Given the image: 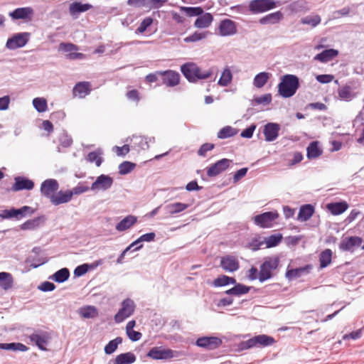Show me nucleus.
Returning a JSON list of instances; mask_svg holds the SVG:
<instances>
[{
    "label": "nucleus",
    "mask_w": 364,
    "mask_h": 364,
    "mask_svg": "<svg viewBox=\"0 0 364 364\" xmlns=\"http://www.w3.org/2000/svg\"><path fill=\"white\" fill-rule=\"evenodd\" d=\"M213 68L202 71L201 68L193 62H187L181 65L180 70L185 78L191 83L200 80H206L213 75Z\"/></svg>",
    "instance_id": "nucleus-1"
},
{
    "label": "nucleus",
    "mask_w": 364,
    "mask_h": 364,
    "mask_svg": "<svg viewBox=\"0 0 364 364\" xmlns=\"http://www.w3.org/2000/svg\"><path fill=\"white\" fill-rule=\"evenodd\" d=\"M300 87L299 77L293 74H285L277 85L278 94L283 98L293 97Z\"/></svg>",
    "instance_id": "nucleus-2"
},
{
    "label": "nucleus",
    "mask_w": 364,
    "mask_h": 364,
    "mask_svg": "<svg viewBox=\"0 0 364 364\" xmlns=\"http://www.w3.org/2000/svg\"><path fill=\"white\" fill-rule=\"evenodd\" d=\"M279 257L278 256L266 257L261 264L259 271V281L261 283L266 282L274 277L275 271L279 264Z\"/></svg>",
    "instance_id": "nucleus-3"
},
{
    "label": "nucleus",
    "mask_w": 364,
    "mask_h": 364,
    "mask_svg": "<svg viewBox=\"0 0 364 364\" xmlns=\"http://www.w3.org/2000/svg\"><path fill=\"white\" fill-rule=\"evenodd\" d=\"M136 309V304L134 301L130 299L127 298L121 302L120 308L117 313L114 315V321L117 323H122L126 318L132 316Z\"/></svg>",
    "instance_id": "nucleus-4"
},
{
    "label": "nucleus",
    "mask_w": 364,
    "mask_h": 364,
    "mask_svg": "<svg viewBox=\"0 0 364 364\" xmlns=\"http://www.w3.org/2000/svg\"><path fill=\"white\" fill-rule=\"evenodd\" d=\"M31 33L28 32H21L14 33L11 37L9 38L6 43V48L11 50L24 47L28 42Z\"/></svg>",
    "instance_id": "nucleus-5"
},
{
    "label": "nucleus",
    "mask_w": 364,
    "mask_h": 364,
    "mask_svg": "<svg viewBox=\"0 0 364 364\" xmlns=\"http://www.w3.org/2000/svg\"><path fill=\"white\" fill-rule=\"evenodd\" d=\"M277 7L274 0H252L249 4V11L252 14L264 13Z\"/></svg>",
    "instance_id": "nucleus-6"
},
{
    "label": "nucleus",
    "mask_w": 364,
    "mask_h": 364,
    "mask_svg": "<svg viewBox=\"0 0 364 364\" xmlns=\"http://www.w3.org/2000/svg\"><path fill=\"white\" fill-rule=\"evenodd\" d=\"M31 342L33 343L40 350H47L46 346L48 344L51 337L48 332L38 330L28 336Z\"/></svg>",
    "instance_id": "nucleus-7"
},
{
    "label": "nucleus",
    "mask_w": 364,
    "mask_h": 364,
    "mask_svg": "<svg viewBox=\"0 0 364 364\" xmlns=\"http://www.w3.org/2000/svg\"><path fill=\"white\" fill-rule=\"evenodd\" d=\"M279 217L277 211H267L255 215L253 218L254 223L262 228H270L272 222Z\"/></svg>",
    "instance_id": "nucleus-8"
},
{
    "label": "nucleus",
    "mask_w": 364,
    "mask_h": 364,
    "mask_svg": "<svg viewBox=\"0 0 364 364\" xmlns=\"http://www.w3.org/2000/svg\"><path fill=\"white\" fill-rule=\"evenodd\" d=\"M176 352L170 348L153 347L147 353L146 355L154 360H168L175 357Z\"/></svg>",
    "instance_id": "nucleus-9"
},
{
    "label": "nucleus",
    "mask_w": 364,
    "mask_h": 364,
    "mask_svg": "<svg viewBox=\"0 0 364 364\" xmlns=\"http://www.w3.org/2000/svg\"><path fill=\"white\" fill-rule=\"evenodd\" d=\"M223 343L221 338L216 336H202L196 341V345L206 350H215Z\"/></svg>",
    "instance_id": "nucleus-10"
},
{
    "label": "nucleus",
    "mask_w": 364,
    "mask_h": 364,
    "mask_svg": "<svg viewBox=\"0 0 364 364\" xmlns=\"http://www.w3.org/2000/svg\"><path fill=\"white\" fill-rule=\"evenodd\" d=\"M114 179L109 175L101 174L98 176L92 183L90 190L105 191L109 190L113 185Z\"/></svg>",
    "instance_id": "nucleus-11"
},
{
    "label": "nucleus",
    "mask_w": 364,
    "mask_h": 364,
    "mask_svg": "<svg viewBox=\"0 0 364 364\" xmlns=\"http://www.w3.org/2000/svg\"><path fill=\"white\" fill-rule=\"evenodd\" d=\"M232 161V160L225 158L217 161L208 168V176L215 177L220 174L229 168Z\"/></svg>",
    "instance_id": "nucleus-12"
},
{
    "label": "nucleus",
    "mask_w": 364,
    "mask_h": 364,
    "mask_svg": "<svg viewBox=\"0 0 364 364\" xmlns=\"http://www.w3.org/2000/svg\"><path fill=\"white\" fill-rule=\"evenodd\" d=\"M158 74L161 76L162 83L168 87H175L180 82V74L175 70H167L159 72Z\"/></svg>",
    "instance_id": "nucleus-13"
},
{
    "label": "nucleus",
    "mask_w": 364,
    "mask_h": 364,
    "mask_svg": "<svg viewBox=\"0 0 364 364\" xmlns=\"http://www.w3.org/2000/svg\"><path fill=\"white\" fill-rule=\"evenodd\" d=\"M59 184L57 180L49 178L43 181L41 185V193L44 197L51 200V197L54 196V193L58 191Z\"/></svg>",
    "instance_id": "nucleus-14"
},
{
    "label": "nucleus",
    "mask_w": 364,
    "mask_h": 364,
    "mask_svg": "<svg viewBox=\"0 0 364 364\" xmlns=\"http://www.w3.org/2000/svg\"><path fill=\"white\" fill-rule=\"evenodd\" d=\"M77 50V46L71 43H61L59 45V50L67 53L66 58L69 60H81L85 58V54L75 52Z\"/></svg>",
    "instance_id": "nucleus-15"
},
{
    "label": "nucleus",
    "mask_w": 364,
    "mask_h": 364,
    "mask_svg": "<svg viewBox=\"0 0 364 364\" xmlns=\"http://www.w3.org/2000/svg\"><path fill=\"white\" fill-rule=\"evenodd\" d=\"M218 30L221 36H233L237 32V23L231 19L224 18L220 21Z\"/></svg>",
    "instance_id": "nucleus-16"
},
{
    "label": "nucleus",
    "mask_w": 364,
    "mask_h": 364,
    "mask_svg": "<svg viewBox=\"0 0 364 364\" xmlns=\"http://www.w3.org/2000/svg\"><path fill=\"white\" fill-rule=\"evenodd\" d=\"M132 142V147L136 151L147 150L149 149V143L155 142V138L154 136L133 135Z\"/></svg>",
    "instance_id": "nucleus-17"
},
{
    "label": "nucleus",
    "mask_w": 364,
    "mask_h": 364,
    "mask_svg": "<svg viewBox=\"0 0 364 364\" xmlns=\"http://www.w3.org/2000/svg\"><path fill=\"white\" fill-rule=\"evenodd\" d=\"M93 6L89 3H82L74 0L69 5V14L73 18H78L79 15L82 13L86 12L92 9Z\"/></svg>",
    "instance_id": "nucleus-18"
},
{
    "label": "nucleus",
    "mask_w": 364,
    "mask_h": 364,
    "mask_svg": "<svg viewBox=\"0 0 364 364\" xmlns=\"http://www.w3.org/2000/svg\"><path fill=\"white\" fill-rule=\"evenodd\" d=\"M34 188V182L26 176H16L12 186L13 191H31Z\"/></svg>",
    "instance_id": "nucleus-19"
},
{
    "label": "nucleus",
    "mask_w": 364,
    "mask_h": 364,
    "mask_svg": "<svg viewBox=\"0 0 364 364\" xmlns=\"http://www.w3.org/2000/svg\"><path fill=\"white\" fill-rule=\"evenodd\" d=\"M220 267L226 272H234L240 268L238 260L235 256L226 255L220 259Z\"/></svg>",
    "instance_id": "nucleus-20"
},
{
    "label": "nucleus",
    "mask_w": 364,
    "mask_h": 364,
    "mask_svg": "<svg viewBox=\"0 0 364 364\" xmlns=\"http://www.w3.org/2000/svg\"><path fill=\"white\" fill-rule=\"evenodd\" d=\"M312 268V264H308L300 267L287 269L285 273V277L287 279L292 280L301 277L303 275L309 274Z\"/></svg>",
    "instance_id": "nucleus-21"
},
{
    "label": "nucleus",
    "mask_w": 364,
    "mask_h": 364,
    "mask_svg": "<svg viewBox=\"0 0 364 364\" xmlns=\"http://www.w3.org/2000/svg\"><path fill=\"white\" fill-rule=\"evenodd\" d=\"M280 125L274 122H268L264 126L263 134L267 141H273L279 136Z\"/></svg>",
    "instance_id": "nucleus-22"
},
{
    "label": "nucleus",
    "mask_w": 364,
    "mask_h": 364,
    "mask_svg": "<svg viewBox=\"0 0 364 364\" xmlns=\"http://www.w3.org/2000/svg\"><path fill=\"white\" fill-rule=\"evenodd\" d=\"M33 10L31 7H21L14 9L9 13V16L13 20H31Z\"/></svg>",
    "instance_id": "nucleus-23"
},
{
    "label": "nucleus",
    "mask_w": 364,
    "mask_h": 364,
    "mask_svg": "<svg viewBox=\"0 0 364 364\" xmlns=\"http://www.w3.org/2000/svg\"><path fill=\"white\" fill-rule=\"evenodd\" d=\"M47 218L46 215H41L33 219H30L24 222L20 225V228L22 230H33L38 228L43 225Z\"/></svg>",
    "instance_id": "nucleus-24"
},
{
    "label": "nucleus",
    "mask_w": 364,
    "mask_h": 364,
    "mask_svg": "<svg viewBox=\"0 0 364 364\" xmlns=\"http://www.w3.org/2000/svg\"><path fill=\"white\" fill-rule=\"evenodd\" d=\"M362 242V238L358 236L346 237L342 239L339 249L342 251H350L353 247H359Z\"/></svg>",
    "instance_id": "nucleus-25"
},
{
    "label": "nucleus",
    "mask_w": 364,
    "mask_h": 364,
    "mask_svg": "<svg viewBox=\"0 0 364 364\" xmlns=\"http://www.w3.org/2000/svg\"><path fill=\"white\" fill-rule=\"evenodd\" d=\"M339 52L338 50L334 48H328L316 54L314 56V60L321 63H328L336 58Z\"/></svg>",
    "instance_id": "nucleus-26"
},
{
    "label": "nucleus",
    "mask_w": 364,
    "mask_h": 364,
    "mask_svg": "<svg viewBox=\"0 0 364 364\" xmlns=\"http://www.w3.org/2000/svg\"><path fill=\"white\" fill-rule=\"evenodd\" d=\"M73 193L71 190L60 191L51 197L50 203L54 205H58L62 203H66L71 200Z\"/></svg>",
    "instance_id": "nucleus-27"
},
{
    "label": "nucleus",
    "mask_w": 364,
    "mask_h": 364,
    "mask_svg": "<svg viewBox=\"0 0 364 364\" xmlns=\"http://www.w3.org/2000/svg\"><path fill=\"white\" fill-rule=\"evenodd\" d=\"M136 360L135 354L132 352L120 353L114 360H110L108 364H132Z\"/></svg>",
    "instance_id": "nucleus-28"
},
{
    "label": "nucleus",
    "mask_w": 364,
    "mask_h": 364,
    "mask_svg": "<svg viewBox=\"0 0 364 364\" xmlns=\"http://www.w3.org/2000/svg\"><path fill=\"white\" fill-rule=\"evenodd\" d=\"M283 18V13L280 11H277L262 17L259 20V23L262 25H274L279 23Z\"/></svg>",
    "instance_id": "nucleus-29"
},
{
    "label": "nucleus",
    "mask_w": 364,
    "mask_h": 364,
    "mask_svg": "<svg viewBox=\"0 0 364 364\" xmlns=\"http://www.w3.org/2000/svg\"><path fill=\"white\" fill-rule=\"evenodd\" d=\"M315 212L314 206L310 203L302 205L297 216V220L305 222L311 218Z\"/></svg>",
    "instance_id": "nucleus-30"
},
{
    "label": "nucleus",
    "mask_w": 364,
    "mask_h": 364,
    "mask_svg": "<svg viewBox=\"0 0 364 364\" xmlns=\"http://www.w3.org/2000/svg\"><path fill=\"white\" fill-rule=\"evenodd\" d=\"M323 153L318 141H313L309 143L306 148V156L309 159H314L319 157Z\"/></svg>",
    "instance_id": "nucleus-31"
},
{
    "label": "nucleus",
    "mask_w": 364,
    "mask_h": 364,
    "mask_svg": "<svg viewBox=\"0 0 364 364\" xmlns=\"http://www.w3.org/2000/svg\"><path fill=\"white\" fill-rule=\"evenodd\" d=\"M137 221V218L132 215H129L121 220L116 225V230L119 232H122L128 230L132 225H134Z\"/></svg>",
    "instance_id": "nucleus-32"
},
{
    "label": "nucleus",
    "mask_w": 364,
    "mask_h": 364,
    "mask_svg": "<svg viewBox=\"0 0 364 364\" xmlns=\"http://www.w3.org/2000/svg\"><path fill=\"white\" fill-rule=\"evenodd\" d=\"M189 206L187 203L176 202L166 205L164 208L168 214L173 215L184 211Z\"/></svg>",
    "instance_id": "nucleus-33"
},
{
    "label": "nucleus",
    "mask_w": 364,
    "mask_h": 364,
    "mask_svg": "<svg viewBox=\"0 0 364 364\" xmlns=\"http://www.w3.org/2000/svg\"><path fill=\"white\" fill-rule=\"evenodd\" d=\"M77 313L83 318H94L98 316L97 309L91 305L80 307Z\"/></svg>",
    "instance_id": "nucleus-34"
},
{
    "label": "nucleus",
    "mask_w": 364,
    "mask_h": 364,
    "mask_svg": "<svg viewBox=\"0 0 364 364\" xmlns=\"http://www.w3.org/2000/svg\"><path fill=\"white\" fill-rule=\"evenodd\" d=\"M213 21V16L210 13H203L196 19L194 26L198 28H208Z\"/></svg>",
    "instance_id": "nucleus-35"
},
{
    "label": "nucleus",
    "mask_w": 364,
    "mask_h": 364,
    "mask_svg": "<svg viewBox=\"0 0 364 364\" xmlns=\"http://www.w3.org/2000/svg\"><path fill=\"white\" fill-rule=\"evenodd\" d=\"M70 276V270L67 267H63L50 276L49 279L60 284L66 282L69 279Z\"/></svg>",
    "instance_id": "nucleus-36"
},
{
    "label": "nucleus",
    "mask_w": 364,
    "mask_h": 364,
    "mask_svg": "<svg viewBox=\"0 0 364 364\" xmlns=\"http://www.w3.org/2000/svg\"><path fill=\"white\" fill-rule=\"evenodd\" d=\"M328 209L333 215H338L344 213L348 208L346 201L331 203L327 205Z\"/></svg>",
    "instance_id": "nucleus-37"
},
{
    "label": "nucleus",
    "mask_w": 364,
    "mask_h": 364,
    "mask_svg": "<svg viewBox=\"0 0 364 364\" xmlns=\"http://www.w3.org/2000/svg\"><path fill=\"white\" fill-rule=\"evenodd\" d=\"M73 95L75 96H79L82 98L90 92V82H77L73 87Z\"/></svg>",
    "instance_id": "nucleus-38"
},
{
    "label": "nucleus",
    "mask_w": 364,
    "mask_h": 364,
    "mask_svg": "<svg viewBox=\"0 0 364 364\" xmlns=\"http://www.w3.org/2000/svg\"><path fill=\"white\" fill-rule=\"evenodd\" d=\"M0 349L5 350L11 351H21L26 352L28 350V348L23 343L18 342L13 343H0Z\"/></svg>",
    "instance_id": "nucleus-39"
},
{
    "label": "nucleus",
    "mask_w": 364,
    "mask_h": 364,
    "mask_svg": "<svg viewBox=\"0 0 364 364\" xmlns=\"http://www.w3.org/2000/svg\"><path fill=\"white\" fill-rule=\"evenodd\" d=\"M257 347H267L275 343L272 336L266 334H259L255 336Z\"/></svg>",
    "instance_id": "nucleus-40"
},
{
    "label": "nucleus",
    "mask_w": 364,
    "mask_h": 364,
    "mask_svg": "<svg viewBox=\"0 0 364 364\" xmlns=\"http://www.w3.org/2000/svg\"><path fill=\"white\" fill-rule=\"evenodd\" d=\"M272 74L267 72H261L257 74L253 79V85L257 88H262L267 82Z\"/></svg>",
    "instance_id": "nucleus-41"
},
{
    "label": "nucleus",
    "mask_w": 364,
    "mask_h": 364,
    "mask_svg": "<svg viewBox=\"0 0 364 364\" xmlns=\"http://www.w3.org/2000/svg\"><path fill=\"white\" fill-rule=\"evenodd\" d=\"M14 284L11 274L6 272H0V287L4 290L11 289Z\"/></svg>",
    "instance_id": "nucleus-42"
},
{
    "label": "nucleus",
    "mask_w": 364,
    "mask_h": 364,
    "mask_svg": "<svg viewBox=\"0 0 364 364\" xmlns=\"http://www.w3.org/2000/svg\"><path fill=\"white\" fill-rule=\"evenodd\" d=\"M102 151L100 149H97L95 151L90 152L86 157V160L90 163H95V165L99 167L104 161L102 157Z\"/></svg>",
    "instance_id": "nucleus-43"
},
{
    "label": "nucleus",
    "mask_w": 364,
    "mask_h": 364,
    "mask_svg": "<svg viewBox=\"0 0 364 364\" xmlns=\"http://www.w3.org/2000/svg\"><path fill=\"white\" fill-rule=\"evenodd\" d=\"M232 80V73L229 67H225L221 73L218 85L221 87H226L230 84Z\"/></svg>",
    "instance_id": "nucleus-44"
},
{
    "label": "nucleus",
    "mask_w": 364,
    "mask_h": 364,
    "mask_svg": "<svg viewBox=\"0 0 364 364\" xmlns=\"http://www.w3.org/2000/svg\"><path fill=\"white\" fill-rule=\"evenodd\" d=\"M48 262V259L45 257H41L37 255H29L26 259L25 262L26 264H29L30 267L36 269L39 267L40 266L46 264Z\"/></svg>",
    "instance_id": "nucleus-45"
},
{
    "label": "nucleus",
    "mask_w": 364,
    "mask_h": 364,
    "mask_svg": "<svg viewBox=\"0 0 364 364\" xmlns=\"http://www.w3.org/2000/svg\"><path fill=\"white\" fill-rule=\"evenodd\" d=\"M332 260V251L330 249H326L319 255L320 268L327 267Z\"/></svg>",
    "instance_id": "nucleus-46"
},
{
    "label": "nucleus",
    "mask_w": 364,
    "mask_h": 364,
    "mask_svg": "<svg viewBox=\"0 0 364 364\" xmlns=\"http://www.w3.org/2000/svg\"><path fill=\"white\" fill-rule=\"evenodd\" d=\"M238 133V129L231 126H225L223 127L217 134V137L220 139H228L235 136Z\"/></svg>",
    "instance_id": "nucleus-47"
},
{
    "label": "nucleus",
    "mask_w": 364,
    "mask_h": 364,
    "mask_svg": "<svg viewBox=\"0 0 364 364\" xmlns=\"http://www.w3.org/2000/svg\"><path fill=\"white\" fill-rule=\"evenodd\" d=\"M339 97L346 102L351 101L355 97V94L352 92V88L349 85H345L338 91Z\"/></svg>",
    "instance_id": "nucleus-48"
},
{
    "label": "nucleus",
    "mask_w": 364,
    "mask_h": 364,
    "mask_svg": "<svg viewBox=\"0 0 364 364\" xmlns=\"http://www.w3.org/2000/svg\"><path fill=\"white\" fill-rule=\"evenodd\" d=\"M122 343V337H116L114 339H112L108 342V343L105 346L104 350L107 355H111L114 353L119 344Z\"/></svg>",
    "instance_id": "nucleus-49"
},
{
    "label": "nucleus",
    "mask_w": 364,
    "mask_h": 364,
    "mask_svg": "<svg viewBox=\"0 0 364 364\" xmlns=\"http://www.w3.org/2000/svg\"><path fill=\"white\" fill-rule=\"evenodd\" d=\"M283 237L281 233H276L264 239L267 248L274 247L277 246L282 240Z\"/></svg>",
    "instance_id": "nucleus-50"
},
{
    "label": "nucleus",
    "mask_w": 364,
    "mask_h": 364,
    "mask_svg": "<svg viewBox=\"0 0 364 364\" xmlns=\"http://www.w3.org/2000/svg\"><path fill=\"white\" fill-rule=\"evenodd\" d=\"M33 105L36 110L40 113L46 112L48 108L47 101L43 97L34 98L33 100Z\"/></svg>",
    "instance_id": "nucleus-51"
},
{
    "label": "nucleus",
    "mask_w": 364,
    "mask_h": 364,
    "mask_svg": "<svg viewBox=\"0 0 364 364\" xmlns=\"http://www.w3.org/2000/svg\"><path fill=\"white\" fill-rule=\"evenodd\" d=\"M58 141L60 146L64 148H68L71 146L73 142L71 136L69 135L67 131L65 129H63L62 133L58 136Z\"/></svg>",
    "instance_id": "nucleus-52"
},
{
    "label": "nucleus",
    "mask_w": 364,
    "mask_h": 364,
    "mask_svg": "<svg viewBox=\"0 0 364 364\" xmlns=\"http://www.w3.org/2000/svg\"><path fill=\"white\" fill-rule=\"evenodd\" d=\"M136 166L133 162L125 161L121 163L119 166V173L120 175H127L132 171Z\"/></svg>",
    "instance_id": "nucleus-53"
},
{
    "label": "nucleus",
    "mask_w": 364,
    "mask_h": 364,
    "mask_svg": "<svg viewBox=\"0 0 364 364\" xmlns=\"http://www.w3.org/2000/svg\"><path fill=\"white\" fill-rule=\"evenodd\" d=\"M321 21L319 15L306 16L301 19L302 24L310 25L312 27L317 26Z\"/></svg>",
    "instance_id": "nucleus-54"
},
{
    "label": "nucleus",
    "mask_w": 364,
    "mask_h": 364,
    "mask_svg": "<svg viewBox=\"0 0 364 364\" xmlns=\"http://www.w3.org/2000/svg\"><path fill=\"white\" fill-rule=\"evenodd\" d=\"M0 218L3 220L15 218L18 220L17 208L12 207L10 209H5L0 212Z\"/></svg>",
    "instance_id": "nucleus-55"
},
{
    "label": "nucleus",
    "mask_w": 364,
    "mask_h": 364,
    "mask_svg": "<svg viewBox=\"0 0 364 364\" xmlns=\"http://www.w3.org/2000/svg\"><path fill=\"white\" fill-rule=\"evenodd\" d=\"M35 211V209L28 205H23L20 208H17L18 220L22 219L23 218L32 215Z\"/></svg>",
    "instance_id": "nucleus-56"
},
{
    "label": "nucleus",
    "mask_w": 364,
    "mask_h": 364,
    "mask_svg": "<svg viewBox=\"0 0 364 364\" xmlns=\"http://www.w3.org/2000/svg\"><path fill=\"white\" fill-rule=\"evenodd\" d=\"M154 22V18L149 16L144 18L141 22L140 23L139 26L136 30V33H144L146 29L151 26V25Z\"/></svg>",
    "instance_id": "nucleus-57"
},
{
    "label": "nucleus",
    "mask_w": 364,
    "mask_h": 364,
    "mask_svg": "<svg viewBox=\"0 0 364 364\" xmlns=\"http://www.w3.org/2000/svg\"><path fill=\"white\" fill-rule=\"evenodd\" d=\"M234 287L235 296H240L249 293L252 287L247 286L242 283H238Z\"/></svg>",
    "instance_id": "nucleus-58"
},
{
    "label": "nucleus",
    "mask_w": 364,
    "mask_h": 364,
    "mask_svg": "<svg viewBox=\"0 0 364 364\" xmlns=\"http://www.w3.org/2000/svg\"><path fill=\"white\" fill-rule=\"evenodd\" d=\"M182 9L186 11V14L189 16L199 17L203 14V9L200 6L196 7H182Z\"/></svg>",
    "instance_id": "nucleus-59"
},
{
    "label": "nucleus",
    "mask_w": 364,
    "mask_h": 364,
    "mask_svg": "<svg viewBox=\"0 0 364 364\" xmlns=\"http://www.w3.org/2000/svg\"><path fill=\"white\" fill-rule=\"evenodd\" d=\"M210 284L213 287H226L228 286L227 275L220 274Z\"/></svg>",
    "instance_id": "nucleus-60"
},
{
    "label": "nucleus",
    "mask_w": 364,
    "mask_h": 364,
    "mask_svg": "<svg viewBox=\"0 0 364 364\" xmlns=\"http://www.w3.org/2000/svg\"><path fill=\"white\" fill-rule=\"evenodd\" d=\"M255 347H257L255 336L238 344L240 350H245Z\"/></svg>",
    "instance_id": "nucleus-61"
},
{
    "label": "nucleus",
    "mask_w": 364,
    "mask_h": 364,
    "mask_svg": "<svg viewBox=\"0 0 364 364\" xmlns=\"http://www.w3.org/2000/svg\"><path fill=\"white\" fill-rule=\"evenodd\" d=\"M204 38H205V33H200L198 31H195L193 33L186 37L184 38V42H186V43L197 42V41L202 40Z\"/></svg>",
    "instance_id": "nucleus-62"
},
{
    "label": "nucleus",
    "mask_w": 364,
    "mask_h": 364,
    "mask_svg": "<svg viewBox=\"0 0 364 364\" xmlns=\"http://www.w3.org/2000/svg\"><path fill=\"white\" fill-rule=\"evenodd\" d=\"M215 148V144L212 143H204L203 144L198 150V155L200 156L205 157L206 153L209 151L213 150Z\"/></svg>",
    "instance_id": "nucleus-63"
},
{
    "label": "nucleus",
    "mask_w": 364,
    "mask_h": 364,
    "mask_svg": "<svg viewBox=\"0 0 364 364\" xmlns=\"http://www.w3.org/2000/svg\"><path fill=\"white\" fill-rule=\"evenodd\" d=\"M272 95L270 93H267L255 97L254 101L257 105H269L272 102Z\"/></svg>",
    "instance_id": "nucleus-64"
}]
</instances>
